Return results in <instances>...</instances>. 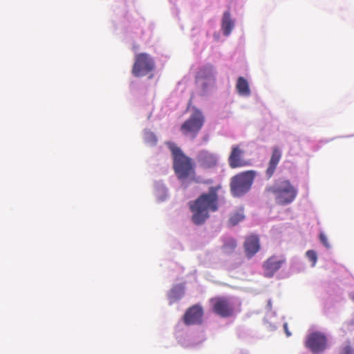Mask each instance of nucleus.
<instances>
[{
	"label": "nucleus",
	"instance_id": "nucleus-12",
	"mask_svg": "<svg viewBox=\"0 0 354 354\" xmlns=\"http://www.w3.org/2000/svg\"><path fill=\"white\" fill-rule=\"evenodd\" d=\"M196 78L203 80V88L207 90L209 86H213L215 84V77L214 74V67L211 64L204 66L198 71Z\"/></svg>",
	"mask_w": 354,
	"mask_h": 354
},
{
	"label": "nucleus",
	"instance_id": "nucleus-3",
	"mask_svg": "<svg viewBox=\"0 0 354 354\" xmlns=\"http://www.w3.org/2000/svg\"><path fill=\"white\" fill-rule=\"evenodd\" d=\"M266 194L274 195L277 204L286 205L292 203L298 194L296 187L289 180L279 179L272 185H268L265 189Z\"/></svg>",
	"mask_w": 354,
	"mask_h": 354
},
{
	"label": "nucleus",
	"instance_id": "nucleus-21",
	"mask_svg": "<svg viewBox=\"0 0 354 354\" xmlns=\"http://www.w3.org/2000/svg\"><path fill=\"white\" fill-rule=\"evenodd\" d=\"M340 354H354V350L350 345H346L342 349Z\"/></svg>",
	"mask_w": 354,
	"mask_h": 354
},
{
	"label": "nucleus",
	"instance_id": "nucleus-6",
	"mask_svg": "<svg viewBox=\"0 0 354 354\" xmlns=\"http://www.w3.org/2000/svg\"><path fill=\"white\" fill-rule=\"evenodd\" d=\"M212 311L217 315L226 318L234 315V306L231 299L225 297H216L210 299Z\"/></svg>",
	"mask_w": 354,
	"mask_h": 354
},
{
	"label": "nucleus",
	"instance_id": "nucleus-20",
	"mask_svg": "<svg viewBox=\"0 0 354 354\" xmlns=\"http://www.w3.org/2000/svg\"><path fill=\"white\" fill-rule=\"evenodd\" d=\"M306 257L309 261L312 262V265L314 266L317 260V253L314 250H308L306 252Z\"/></svg>",
	"mask_w": 354,
	"mask_h": 354
},
{
	"label": "nucleus",
	"instance_id": "nucleus-13",
	"mask_svg": "<svg viewBox=\"0 0 354 354\" xmlns=\"http://www.w3.org/2000/svg\"><path fill=\"white\" fill-rule=\"evenodd\" d=\"M244 151L239 146H233L228 158L229 165L231 168L242 167L249 165L248 162L243 159Z\"/></svg>",
	"mask_w": 354,
	"mask_h": 354
},
{
	"label": "nucleus",
	"instance_id": "nucleus-23",
	"mask_svg": "<svg viewBox=\"0 0 354 354\" xmlns=\"http://www.w3.org/2000/svg\"><path fill=\"white\" fill-rule=\"evenodd\" d=\"M174 294H175V292L174 290H172L169 296V304H171L172 303H174L176 300H177L178 299H179V297H176V296H174Z\"/></svg>",
	"mask_w": 354,
	"mask_h": 354
},
{
	"label": "nucleus",
	"instance_id": "nucleus-8",
	"mask_svg": "<svg viewBox=\"0 0 354 354\" xmlns=\"http://www.w3.org/2000/svg\"><path fill=\"white\" fill-rule=\"evenodd\" d=\"M196 161L199 167L205 170H210L218 166V156L212 151L203 149L198 153Z\"/></svg>",
	"mask_w": 354,
	"mask_h": 354
},
{
	"label": "nucleus",
	"instance_id": "nucleus-15",
	"mask_svg": "<svg viewBox=\"0 0 354 354\" xmlns=\"http://www.w3.org/2000/svg\"><path fill=\"white\" fill-rule=\"evenodd\" d=\"M244 248L247 257H252L260 249L258 236L251 235L246 238L244 242Z\"/></svg>",
	"mask_w": 354,
	"mask_h": 354
},
{
	"label": "nucleus",
	"instance_id": "nucleus-22",
	"mask_svg": "<svg viewBox=\"0 0 354 354\" xmlns=\"http://www.w3.org/2000/svg\"><path fill=\"white\" fill-rule=\"evenodd\" d=\"M319 239L322 243L327 248H330L329 243L328 241L327 237L324 234L321 233L319 235Z\"/></svg>",
	"mask_w": 354,
	"mask_h": 354
},
{
	"label": "nucleus",
	"instance_id": "nucleus-5",
	"mask_svg": "<svg viewBox=\"0 0 354 354\" xmlns=\"http://www.w3.org/2000/svg\"><path fill=\"white\" fill-rule=\"evenodd\" d=\"M205 122V117L199 110H195L180 127L182 133L191 139H195Z\"/></svg>",
	"mask_w": 354,
	"mask_h": 354
},
{
	"label": "nucleus",
	"instance_id": "nucleus-2",
	"mask_svg": "<svg viewBox=\"0 0 354 354\" xmlns=\"http://www.w3.org/2000/svg\"><path fill=\"white\" fill-rule=\"evenodd\" d=\"M167 146L173 158V169L178 179L184 180L196 175L193 160L186 156L182 149L174 142H168Z\"/></svg>",
	"mask_w": 354,
	"mask_h": 354
},
{
	"label": "nucleus",
	"instance_id": "nucleus-11",
	"mask_svg": "<svg viewBox=\"0 0 354 354\" xmlns=\"http://www.w3.org/2000/svg\"><path fill=\"white\" fill-rule=\"evenodd\" d=\"M286 262L284 257L272 256L268 258L263 265L264 274L267 277H272L281 268Z\"/></svg>",
	"mask_w": 354,
	"mask_h": 354
},
{
	"label": "nucleus",
	"instance_id": "nucleus-18",
	"mask_svg": "<svg viewBox=\"0 0 354 354\" xmlns=\"http://www.w3.org/2000/svg\"><path fill=\"white\" fill-rule=\"evenodd\" d=\"M236 248V243L235 240L230 239L227 240L223 246V250L226 254L233 252Z\"/></svg>",
	"mask_w": 354,
	"mask_h": 354
},
{
	"label": "nucleus",
	"instance_id": "nucleus-17",
	"mask_svg": "<svg viewBox=\"0 0 354 354\" xmlns=\"http://www.w3.org/2000/svg\"><path fill=\"white\" fill-rule=\"evenodd\" d=\"M236 88L238 93L243 96H249L250 90L248 81L243 77H239L237 80Z\"/></svg>",
	"mask_w": 354,
	"mask_h": 354
},
{
	"label": "nucleus",
	"instance_id": "nucleus-19",
	"mask_svg": "<svg viewBox=\"0 0 354 354\" xmlns=\"http://www.w3.org/2000/svg\"><path fill=\"white\" fill-rule=\"evenodd\" d=\"M243 218H244V216H243V213L236 212V213L233 214L232 215H231V216L229 219V222L232 225L234 226V225H237L239 222L243 221Z\"/></svg>",
	"mask_w": 354,
	"mask_h": 354
},
{
	"label": "nucleus",
	"instance_id": "nucleus-27",
	"mask_svg": "<svg viewBox=\"0 0 354 354\" xmlns=\"http://www.w3.org/2000/svg\"><path fill=\"white\" fill-rule=\"evenodd\" d=\"M352 299L354 301V294L352 295Z\"/></svg>",
	"mask_w": 354,
	"mask_h": 354
},
{
	"label": "nucleus",
	"instance_id": "nucleus-26",
	"mask_svg": "<svg viewBox=\"0 0 354 354\" xmlns=\"http://www.w3.org/2000/svg\"><path fill=\"white\" fill-rule=\"evenodd\" d=\"M268 306L269 309L271 310V308H272V303H271L270 300H269L268 302Z\"/></svg>",
	"mask_w": 354,
	"mask_h": 354
},
{
	"label": "nucleus",
	"instance_id": "nucleus-10",
	"mask_svg": "<svg viewBox=\"0 0 354 354\" xmlns=\"http://www.w3.org/2000/svg\"><path fill=\"white\" fill-rule=\"evenodd\" d=\"M203 314V309L201 305H194L186 310L183 316V322L187 326L201 324Z\"/></svg>",
	"mask_w": 354,
	"mask_h": 354
},
{
	"label": "nucleus",
	"instance_id": "nucleus-1",
	"mask_svg": "<svg viewBox=\"0 0 354 354\" xmlns=\"http://www.w3.org/2000/svg\"><path fill=\"white\" fill-rule=\"evenodd\" d=\"M220 186H212L207 193H203L196 200L189 202V207L192 213V221L196 225H201L209 218L210 212L218 209V191Z\"/></svg>",
	"mask_w": 354,
	"mask_h": 354
},
{
	"label": "nucleus",
	"instance_id": "nucleus-7",
	"mask_svg": "<svg viewBox=\"0 0 354 354\" xmlns=\"http://www.w3.org/2000/svg\"><path fill=\"white\" fill-rule=\"evenodd\" d=\"M154 62L147 53H139L135 57L132 73L136 77L145 76L154 69Z\"/></svg>",
	"mask_w": 354,
	"mask_h": 354
},
{
	"label": "nucleus",
	"instance_id": "nucleus-9",
	"mask_svg": "<svg viewBox=\"0 0 354 354\" xmlns=\"http://www.w3.org/2000/svg\"><path fill=\"white\" fill-rule=\"evenodd\" d=\"M306 346L313 353H320L326 348V337L322 333L314 332L308 336L306 341Z\"/></svg>",
	"mask_w": 354,
	"mask_h": 354
},
{
	"label": "nucleus",
	"instance_id": "nucleus-24",
	"mask_svg": "<svg viewBox=\"0 0 354 354\" xmlns=\"http://www.w3.org/2000/svg\"><path fill=\"white\" fill-rule=\"evenodd\" d=\"M283 328H284V330L287 335V336H290L291 334L288 331V324L286 323L284 324L283 325Z\"/></svg>",
	"mask_w": 354,
	"mask_h": 354
},
{
	"label": "nucleus",
	"instance_id": "nucleus-4",
	"mask_svg": "<svg viewBox=\"0 0 354 354\" xmlns=\"http://www.w3.org/2000/svg\"><path fill=\"white\" fill-rule=\"evenodd\" d=\"M255 175V171L250 170L233 176L230 182V189L233 196L239 197L247 193L253 183Z\"/></svg>",
	"mask_w": 354,
	"mask_h": 354
},
{
	"label": "nucleus",
	"instance_id": "nucleus-16",
	"mask_svg": "<svg viewBox=\"0 0 354 354\" xmlns=\"http://www.w3.org/2000/svg\"><path fill=\"white\" fill-rule=\"evenodd\" d=\"M234 26V22L233 19L231 18V14L230 11H225L223 13L221 22V28L223 34L225 36H228L233 30Z\"/></svg>",
	"mask_w": 354,
	"mask_h": 354
},
{
	"label": "nucleus",
	"instance_id": "nucleus-14",
	"mask_svg": "<svg viewBox=\"0 0 354 354\" xmlns=\"http://www.w3.org/2000/svg\"><path fill=\"white\" fill-rule=\"evenodd\" d=\"M281 156L282 153L279 147H274L272 148V155L268 162V168L266 171V175L268 179L273 176L275 169L281 158Z\"/></svg>",
	"mask_w": 354,
	"mask_h": 354
},
{
	"label": "nucleus",
	"instance_id": "nucleus-25",
	"mask_svg": "<svg viewBox=\"0 0 354 354\" xmlns=\"http://www.w3.org/2000/svg\"><path fill=\"white\" fill-rule=\"evenodd\" d=\"M149 136L150 137H152V138H153V141L154 142H156V138L155 136H154L153 133H149Z\"/></svg>",
	"mask_w": 354,
	"mask_h": 354
}]
</instances>
